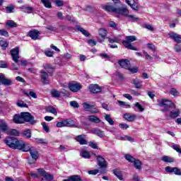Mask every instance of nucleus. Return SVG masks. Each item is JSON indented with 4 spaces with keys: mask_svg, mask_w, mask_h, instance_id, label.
<instances>
[{
    "mask_svg": "<svg viewBox=\"0 0 181 181\" xmlns=\"http://www.w3.org/2000/svg\"><path fill=\"white\" fill-rule=\"evenodd\" d=\"M70 105H71V107H73L74 108H78V107H80V105L76 100L71 101Z\"/></svg>",
    "mask_w": 181,
    "mask_h": 181,
    "instance_id": "5fc2aeb1",
    "label": "nucleus"
},
{
    "mask_svg": "<svg viewBox=\"0 0 181 181\" xmlns=\"http://www.w3.org/2000/svg\"><path fill=\"white\" fill-rule=\"evenodd\" d=\"M47 111L48 112H51V114H54V115H57V111L56 110V108H54L53 106H48L47 107Z\"/></svg>",
    "mask_w": 181,
    "mask_h": 181,
    "instance_id": "ea45409f",
    "label": "nucleus"
},
{
    "mask_svg": "<svg viewBox=\"0 0 181 181\" xmlns=\"http://www.w3.org/2000/svg\"><path fill=\"white\" fill-rule=\"evenodd\" d=\"M103 9L105 11H107V12H112L114 13H117V8H115L114 6L110 5V3H108L106 5L103 6Z\"/></svg>",
    "mask_w": 181,
    "mask_h": 181,
    "instance_id": "dca6fc26",
    "label": "nucleus"
},
{
    "mask_svg": "<svg viewBox=\"0 0 181 181\" xmlns=\"http://www.w3.org/2000/svg\"><path fill=\"white\" fill-rule=\"evenodd\" d=\"M127 4L131 6L132 9L134 11H138V2L135 1V0H125Z\"/></svg>",
    "mask_w": 181,
    "mask_h": 181,
    "instance_id": "412c9836",
    "label": "nucleus"
},
{
    "mask_svg": "<svg viewBox=\"0 0 181 181\" xmlns=\"http://www.w3.org/2000/svg\"><path fill=\"white\" fill-rule=\"evenodd\" d=\"M158 107H162L163 110L161 111L163 112H166L167 111H169V108H171L173 105V103L172 101L168 100V99H161L158 100Z\"/></svg>",
    "mask_w": 181,
    "mask_h": 181,
    "instance_id": "39448f33",
    "label": "nucleus"
},
{
    "mask_svg": "<svg viewBox=\"0 0 181 181\" xmlns=\"http://www.w3.org/2000/svg\"><path fill=\"white\" fill-rule=\"evenodd\" d=\"M8 129L9 126L8 125V123L4 119H0V131H1V132H8Z\"/></svg>",
    "mask_w": 181,
    "mask_h": 181,
    "instance_id": "2eb2a0df",
    "label": "nucleus"
},
{
    "mask_svg": "<svg viewBox=\"0 0 181 181\" xmlns=\"http://www.w3.org/2000/svg\"><path fill=\"white\" fill-rule=\"evenodd\" d=\"M91 134L98 135L100 138H104V132L101 131L100 129H92L90 130Z\"/></svg>",
    "mask_w": 181,
    "mask_h": 181,
    "instance_id": "393cba45",
    "label": "nucleus"
},
{
    "mask_svg": "<svg viewBox=\"0 0 181 181\" xmlns=\"http://www.w3.org/2000/svg\"><path fill=\"white\" fill-rule=\"evenodd\" d=\"M136 40V37L134 35H129L125 37V40L122 41V45L124 46L126 49H129V50H134L135 52H138V48L134 47L131 43L132 42H135Z\"/></svg>",
    "mask_w": 181,
    "mask_h": 181,
    "instance_id": "7ed1b4c3",
    "label": "nucleus"
},
{
    "mask_svg": "<svg viewBox=\"0 0 181 181\" xmlns=\"http://www.w3.org/2000/svg\"><path fill=\"white\" fill-rule=\"evenodd\" d=\"M6 26H8V28H16L18 25H16V23H15L13 21H8L6 23Z\"/></svg>",
    "mask_w": 181,
    "mask_h": 181,
    "instance_id": "a19ab883",
    "label": "nucleus"
},
{
    "mask_svg": "<svg viewBox=\"0 0 181 181\" xmlns=\"http://www.w3.org/2000/svg\"><path fill=\"white\" fill-rule=\"evenodd\" d=\"M0 35L1 36H5L6 37H8V31L5 30H0Z\"/></svg>",
    "mask_w": 181,
    "mask_h": 181,
    "instance_id": "69168bd1",
    "label": "nucleus"
},
{
    "mask_svg": "<svg viewBox=\"0 0 181 181\" xmlns=\"http://www.w3.org/2000/svg\"><path fill=\"white\" fill-rule=\"evenodd\" d=\"M125 159L130 162L131 163H134V166L136 169L141 170L142 169V163L139 160L135 159L132 156L129 154L125 155Z\"/></svg>",
    "mask_w": 181,
    "mask_h": 181,
    "instance_id": "423d86ee",
    "label": "nucleus"
},
{
    "mask_svg": "<svg viewBox=\"0 0 181 181\" xmlns=\"http://www.w3.org/2000/svg\"><path fill=\"white\" fill-rule=\"evenodd\" d=\"M69 88L73 93H77V91L81 90V84L77 82L70 83L69 84Z\"/></svg>",
    "mask_w": 181,
    "mask_h": 181,
    "instance_id": "1a4fd4ad",
    "label": "nucleus"
},
{
    "mask_svg": "<svg viewBox=\"0 0 181 181\" xmlns=\"http://www.w3.org/2000/svg\"><path fill=\"white\" fill-rule=\"evenodd\" d=\"M0 83L3 84V86H11L12 84V81L6 78L4 74H0Z\"/></svg>",
    "mask_w": 181,
    "mask_h": 181,
    "instance_id": "f8f14e48",
    "label": "nucleus"
},
{
    "mask_svg": "<svg viewBox=\"0 0 181 181\" xmlns=\"http://www.w3.org/2000/svg\"><path fill=\"white\" fill-rule=\"evenodd\" d=\"M54 4H56L57 6H63L64 5L62 0H55Z\"/></svg>",
    "mask_w": 181,
    "mask_h": 181,
    "instance_id": "680f3d73",
    "label": "nucleus"
},
{
    "mask_svg": "<svg viewBox=\"0 0 181 181\" xmlns=\"http://www.w3.org/2000/svg\"><path fill=\"white\" fill-rule=\"evenodd\" d=\"M143 28H145V29H148V30H150L151 32H153V30H155V27H153L151 24H144L143 25Z\"/></svg>",
    "mask_w": 181,
    "mask_h": 181,
    "instance_id": "49530a36",
    "label": "nucleus"
},
{
    "mask_svg": "<svg viewBox=\"0 0 181 181\" xmlns=\"http://www.w3.org/2000/svg\"><path fill=\"white\" fill-rule=\"evenodd\" d=\"M174 50L177 52V53H180L181 52V45L177 44L174 46Z\"/></svg>",
    "mask_w": 181,
    "mask_h": 181,
    "instance_id": "bf43d9fd",
    "label": "nucleus"
},
{
    "mask_svg": "<svg viewBox=\"0 0 181 181\" xmlns=\"http://www.w3.org/2000/svg\"><path fill=\"white\" fill-rule=\"evenodd\" d=\"M119 128H121V129H128V128H129V126L127 124H119Z\"/></svg>",
    "mask_w": 181,
    "mask_h": 181,
    "instance_id": "e2e57ef3",
    "label": "nucleus"
},
{
    "mask_svg": "<svg viewBox=\"0 0 181 181\" xmlns=\"http://www.w3.org/2000/svg\"><path fill=\"white\" fill-rule=\"evenodd\" d=\"M37 175L38 177H45L46 173H47V172H46V170H45V169L43 168H39L37 170Z\"/></svg>",
    "mask_w": 181,
    "mask_h": 181,
    "instance_id": "f704fd0d",
    "label": "nucleus"
},
{
    "mask_svg": "<svg viewBox=\"0 0 181 181\" xmlns=\"http://www.w3.org/2000/svg\"><path fill=\"white\" fill-rule=\"evenodd\" d=\"M78 30L79 32H81L82 34H83V35L86 36V37H88V36H90V33H88V31L84 30V28L81 27L78 28Z\"/></svg>",
    "mask_w": 181,
    "mask_h": 181,
    "instance_id": "c03bdc74",
    "label": "nucleus"
},
{
    "mask_svg": "<svg viewBox=\"0 0 181 181\" xmlns=\"http://www.w3.org/2000/svg\"><path fill=\"white\" fill-rule=\"evenodd\" d=\"M28 36L33 39V40H37L39 39V31L37 30H33L28 33Z\"/></svg>",
    "mask_w": 181,
    "mask_h": 181,
    "instance_id": "a211bd4d",
    "label": "nucleus"
},
{
    "mask_svg": "<svg viewBox=\"0 0 181 181\" xmlns=\"http://www.w3.org/2000/svg\"><path fill=\"white\" fill-rule=\"evenodd\" d=\"M21 117L23 118V124L24 122H30V124H35V117L30 113L28 112H21Z\"/></svg>",
    "mask_w": 181,
    "mask_h": 181,
    "instance_id": "0eeeda50",
    "label": "nucleus"
},
{
    "mask_svg": "<svg viewBox=\"0 0 181 181\" xmlns=\"http://www.w3.org/2000/svg\"><path fill=\"white\" fill-rule=\"evenodd\" d=\"M16 105L20 108H28V105L23 100H17Z\"/></svg>",
    "mask_w": 181,
    "mask_h": 181,
    "instance_id": "e433bc0d",
    "label": "nucleus"
},
{
    "mask_svg": "<svg viewBox=\"0 0 181 181\" xmlns=\"http://www.w3.org/2000/svg\"><path fill=\"white\" fill-rule=\"evenodd\" d=\"M11 54L13 57V62L18 63L19 62V48L16 47L11 50Z\"/></svg>",
    "mask_w": 181,
    "mask_h": 181,
    "instance_id": "9b49d317",
    "label": "nucleus"
},
{
    "mask_svg": "<svg viewBox=\"0 0 181 181\" xmlns=\"http://www.w3.org/2000/svg\"><path fill=\"white\" fill-rule=\"evenodd\" d=\"M88 88L90 93H93V94H96L101 91V88L98 86V85H90Z\"/></svg>",
    "mask_w": 181,
    "mask_h": 181,
    "instance_id": "aec40b11",
    "label": "nucleus"
},
{
    "mask_svg": "<svg viewBox=\"0 0 181 181\" xmlns=\"http://www.w3.org/2000/svg\"><path fill=\"white\" fill-rule=\"evenodd\" d=\"M96 159L98 160V165L101 169H107V163L103 156H98Z\"/></svg>",
    "mask_w": 181,
    "mask_h": 181,
    "instance_id": "9d476101",
    "label": "nucleus"
},
{
    "mask_svg": "<svg viewBox=\"0 0 181 181\" xmlns=\"http://www.w3.org/2000/svg\"><path fill=\"white\" fill-rule=\"evenodd\" d=\"M100 57L105 59V60H110V57L108 56V54H105V53H102L100 54Z\"/></svg>",
    "mask_w": 181,
    "mask_h": 181,
    "instance_id": "774afa93",
    "label": "nucleus"
},
{
    "mask_svg": "<svg viewBox=\"0 0 181 181\" xmlns=\"http://www.w3.org/2000/svg\"><path fill=\"white\" fill-rule=\"evenodd\" d=\"M76 140L80 144V145H87V140H86V135L84 134L76 136Z\"/></svg>",
    "mask_w": 181,
    "mask_h": 181,
    "instance_id": "6ab92c4d",
    "label": "nucleus"
},
{
    "mask_svg": "<svg viewBox=\"0 0 181 181\" xmlns=\"http://www.w3.org/2000/svg\"><path fill=\"white\" fill-rule=\"evenodd\" d=\"M4 143L11 149H18V151H23V152H30V155L34 160L39 159V151H37V149L33 146L30 147L22 140L8 136L5 139Z\"/></svg>",
    "mask_w": 181,
    "mask_h": 181,
    "instance_id": "f257e3e1",
    "label": "nucleus"
},
{
    "mask_svg": "<svg viewBox=\"0 0 181 181\" xmlns=\"http://www.w3.org/2000/svg\"><path fill=\"white\" fill-rule=\"evenodd\" d=\"M99 36H101L103 39H105L107 37V30L104 28H100L98 30Z\"/></svg>",
    "mask_w": 181,
    "mask_h": 181,
    "instance_id": "72a5a7b5",
    "label": "nucleus"
},
{
    "mask_svg": "<svg viewBox=\"0 0 181 181\" xmlns=\"http://www.w3.org/2000/svg\"><path fill=\"white\" fill-rule=\"evenodd\" d=\"M170 146H171L173 148V149H174V151H176V152H177L178 153H181V148H180V146L179 144L172 143L170 145Z\"/></svg>",
    "mask_w": 181,
    "mask_h": 181,
    "instance_id": "473e14b6",
    "label": "nucleus"
},
{
    "mask_svg": "<svg viewBox=\"0 0 181 181\" xmlns=\"http://www.w3.org/2000/svg\"><path fill=\"white\" fill-rule=\"evenodd\" d=\"M42 128L45 131V132H49V127L47 126V124H46V122H42Z\"/></svg>",
    "mask_w": 181,
    "mask_h": 181,
    "instance_id": "338daca9",
    "label": "nucleus"
},
{
    "mask_svg": "<svg viewBox=\"0 0 181 181\" xmlns=\"http://www.w3.org/2000/svg\"><path fill=\"white\" fill-rule=\"evenodd\" d=\"M118 64L120 67H122V69H126V70H127V69H129V66L131 64L129 63V61H128V59H122L118 62Z\"/></svg>",
    "mask_w": 181,
    "mask_h": 181,
    "instance_id": "f3484780",
    "label": "nucleus"
},
{
    "mask_svg": "<svg viewBox=\"0 0 181 181\" xmlns=\"http://www.w3.org/2000/svg\"><path fill=\"white\" fill-rule=\"evenodd\" d=\"M41 2L45 8L48 9L52 8V2H50V0H41Z\"/></svg>",
    "mask_w": 181,
    "mask_h": 181,
    "instance_id": "c9c22d12",
    "label": "nucleus"
},
{
    "mask_svg": "<svg viewBox=\"0 0 181 181\" xmlns=\"http://www.w3.org/2000/svg\"><path fill=\"white\" fill-rule=\"evenodd\" d=\"M173 173L174 175H177V176H181V170L178 168H173Z\"/></svg>",
    "mask_w": 181,
    "mask_h": 181,
    "instance_id": "8fccbe9b",
    "label": "nucleus"
},
{
    "mask_svg": "<svg viewBox=\"0 0 181 181\" xmlns=\"http://www.w3.org/2000/svg\"><path fill=\"white\" fill-rule=\"evenodd\" d=\"M53 175L49 174V173H46L45 175L44 176V178H42V181H53Z\"/></svg>",
    "mask_w": 181,
    "mask_h": 181,
    "instance_id": "4c0bfd02",
    "label": "nucleus"
},
{
    "mask_svg": "<svg viewBox=\"0 0 181 181\" xmlns=\"http://www.w3.org/2000/svg\"><path fill=\"white\" fill-rule=\"evenodd\" d=\"M117 103L120 107H127V108H131V105H129L126 102L118 100Z\"/></svg>",
    "mask_w": 181,
    "mask_h": 181,
    "instance_id": "de8ad7c7",
    "label": "nucleus"
},
{
    "mask_svg": "<svg viewBox=\"0 0 181 181\" xmlns=\"http://www.w3.org/2000/svg\"><path fill=\"white\" fill-rule=\"evenodd\" d=\"M161 160H163V162H165L167 163H172L173 162H175V159L172 157H169L168 156H164L161 158Z\"/></svg>",
    "mask_w": 181,
    "mask_h": 181,
    "instance_id": "c756f323",
    "label": "nucleus"
},
{
    "mask_svg": "<svg viewBox=\"0 0 181 181\" xmlns=\"http://www.w3.org/2000/svg\"><path fill=\"white\" fill-rule=\"evenodd\" d=\"M44 53L47 57H53V54H54V53L50 50L45 51Z\"/></svg>",
    "mask_w": 181,
    "mask_h": 181,
    "instance_id": "6e6d98bb",
    "label": "nucleus"
},
{
    "mask_svg": "<svg viewBox=\"0 0 181 181\" xmlns=\"http://www.w3.org/2000/svg\"><path fill=\"white\" fill-rule=\"evenodd\" d=\"M19 9L22 12H24V13H33V11H35L33 7H30L28 5L21 6V7H19Z\"/></svg>",
    "mask_w": 181,
    "mask_h": 181,
    "instance_id": "4468645a",
    "label": "nucleus"
},
{
    "mask_svg": "<svg viewBox=\"0 0 181 181\" xmlns=\"http://www.w3.org/2000/svg\"><path fill=\"white\" fill-rule=\"evenodd\" d=\"M88 146L90 148H93V149H98V146H97V144H95L94 141H90L88 143Z\"/></svg>",
    "mask_w": 181,
    "mask_h": 181,
    "instance_id": "4d7b16f0",
    "label": "nucleus"
},
{
    "mask_svg": "<svg viewBox=\"0 0 181 181\" xmlns=\"http://www.w3.org/2000/svg\"><path fill=\"white\" fill-rule=\"evenodd\" d=\"M168 36L176 43H181V35L175 33H169Z\"/></svg>",
    "mask_w": 181,
    "mask_h": 181,
    "instance_id": "ddd939ff",
    "label": "nucleus"
},
{
    "mask_svg": "<svg viewBox=\"0 0 181 181\" xmlns=\"http://www.w3.org/2000/svg\"><path fill=\"white\" fill-rule=\"evenodd\" d=\"M98 172H100L99 170H89L88 171V175H95L98 173Z\"/></svg>",
    "mask_w": 181,
    "mask_h": 181,
    "instance_id": "0e129e2a",
    "label": "nucleus"
},
{
    "mask_svg": "<svg viewBox=\"0 0 181 181\" xmlns=\"http://www.w3.org/2000/svg\"><path fill=\"white\" fill-rule=\"evenodd\" d=\"M44 69L46 70L41 71V80L44 84H49V77H52L53 76V66L51 64H44Z\"/></svg>",
    "mask_w": 181,
    "mask_h": 181,
    "instance_id": "f03ea898",
    "label": "nucleus"
},
{
    "mask_svg": "<svg viewBox=\"0 0 181 181\" xmlns=\"http://www.w3.org/2000/svg\"><path fill=\"white\" fill-rule=\"evenodd\" d=\"M81 156H82V158H84V159H90L91 156L90 155V152L83 151L81 152Z\"/></svg>",
    "mask_w": 181,
    "mask_h": 181,
    "instance_id": "58836bf2",
    "label": "nucleus"
},
{
    "mask_svg": "<svg viewBox=\"0 0 181 181\" xmlns=\"http://www.w3.org/2000/svg\"><path fill=\"white\" fill-rule=\"evenodd\" d=\"M124 119L129 121V122H132L136 119V115H131L130 113H126L124 115Z\"/></svg>",
    "mask_w": 181,
    "mask_h": 181,
    "instance_id": "5701e85b",
    "label": "nucleus"
},
{
    "mask_svg": "<svg viewBox=\"0 0 181 181\" xmlns=\"http://www.w3.org/2000/svg\"><path fill=\"white\" fill-rule=\"evenodd\" d=\"M134 106L139 110L140 112H144L145 111V109L142 107V105L139 104V103H136Z\"/></svg>",
    "mask_w": 181,
    "mask_h": 181,
    "instance_id": "09e8293b",
    "label": "nucleus"
},
{
    "mask_svg": "<svg viewBox=\"0 0 181 181\" xmlns=\"http://www.w3.org/2000/svg\"><path fill=\"white\" fill-rule=\"evenodd\" d=\"M59 149L60 151H65V152H67L68 151H69V146H64V145L59 146Z\"/></svg>",
    "mask_w": 181,
    "mask_h": 181,
    "instance_id": "052dcab7",
    "label": "nucleus"
},
{
    "mask_svg": "<svg viewBox=\"0 0 181 181\" xmlns=\"http://www.w3.org/2000/svg\"><path fill=\"white\" fill-rule=\"evenodd\" d=\"M116 13L123 15V16H127L128 18H130V19H133L134 22H137V21H139V18L135 17V16L129 15V11H128V8H127L125 4H122V7L116 8Z\"/></svg>",
    "mask_w": 181,
    "mask_h": 181,
    "instance_id": "20e7f679",
    "label": "nucleus"
},
{
    "mask_svg": "<svg viewBox=\"0 0 181 181\" xmlns=\"http://www.w3.org/2000/svg\"><path fill=\"white\" fill-rule=\"evenodd\" d=\"M89 112H90V114H98V112H100V110L97 107H92L89 110Z\"/></svg>",
    "mask_w": 181,
    "mask_h": 181,
    "instance_id": "603ef678",
    "label": "nucleus"
},
{
    "mask_svg": "<svg viewBox=\"0 0 181 181\" xmlns=\"http://www.w3.org/2000/svg\"><path fill=\"white\" fill-rule=\"evenodd\" d=\"M15 9V6L13 5H11L6 7V13H13V10Z\"/></svg>",
    "mask_w": 181,
    "mask_h": 181,
    "instance_id": "a18cd8bd",
    "label": "nucleus"
},
{
    "mask_svg": "<svg viewBox=\"0 0 181 181\" xmlns=\"http://www.w3.org/2000/svg\"><path fill=\"white\" fill-rule=\"evenodd\" d=\"M113 174L119 179V180H124V175L122 171L118 168L113 170Z\"/></svg>",
    "mask_w": 181,
    "mask_h": 181,
    "instance_id": "b1692460",
    "label": "nucleus"
},
{
    "mask_svg": "<svg viewBox=\"0 0 181 181\" xmlns=\"http://www.w3.org/2000/svg\"><path fill=\"white\" fill-rule=\"evenodd\" d=\"M105 121H107V122H108V124H110V125H114V124H115V122H114V120H112V118L111 117V115H105Z\"/></svg>",
    "mask_w": 181,
    "mask_h": 181,
    "instance_id": "2f4dec72",
    "label": "nucleus"
},
{
    "mask_svg": "<svg viewBox=\"0 0 181 181\" xmlns=\"http://www.w3.org/2000/svg\"><path fill=\"white\" fill-rule=\"evenodd\" d=\"M132 84H134L136 88H142V81H141L139 79H133L132 81Z\"/></svg>",
    "mask_w": 181,
    "mask_h": 181,
    "instance_id": "cd10ccee",
    "label": "nucleus"
},
{
    "mask_svg": "<svg viewBox=\"0 0 181 181\" xmlns=\"http://www.w3.org/2000/svg\"><path fill=\"white\" fill-rule=\"evenodd\" d=\"M85 111H90V109L93 108V107H94V105H91L90 104H88V103H83L82 104Z\"/></svg>",
    "mask_w": 181,
    "mask_h": 181,
    "instance_id": "79ce46f5",
    "label": "nucleus"
},
{
    "mask_svg": "<svg viewBox=\"0 0 181 181\" xmlns=\"http://www.w3.org/2000/svg\"><path fill=\"white\" fill-rule=\"evenodd\" d=\"M121 36L114 37L113 38H109L110 43H118L121 39Z\"/></svg>",
    "mask_w": 181,
    "mask_h": 181,
    "instance_id": "37998d69",
    "label": "nucleus"
},
{
    "mask_svg": "<svg viewBox=\"0 0 181 181\" xmlns=\"http://www.w3.org/2000/svg\"><path fill=\"white\" fill-rule=\"evenodd\" d=\"M21 135L22 136H23V138H32V132L30 131V129H26L21 133Z\"/></svg>",
    "mask_w": 181,
    "mask_h": 181,
    "instance_id": "c85d7f7f",
    "label": "nucleus"
},
{
    "mask_svg": "<svg viewBox=\"0 0 181 181\" xmlns=\"http://www.w3.org/2000/svg\"><path fill=\"white\" fill-rule=\"evenodd\" d=\"M13 122L16 124H23V119L22 117V114L15 115L13 119Z\"/></svg>",
    "mask_w": 181,
    "mask_h": 181,
    "instance_id": "a878e982",
    "label": "nucleus"
},
{
    "mask_svg": "<svg viewBox=\"0 0 181 181\" xmlns=\"http://www.w3.org/2000/svg\"><path fill=\"white\" fill-rule=\"evenodd\" d=\"M63 93V94H66V90L64 91H59L56 89L52 90H51V95L54 97L55 98H59L60 97V95Z\"/></svg>",
    "mask_w": 181,
    "mask_h": 181,
    "instance_id": "bb28decb",
    "label": "nucleus"
},
{
    "mask_svg": "<svg viewBox=\"0 0 181 181\" xmlns=\"http://www.w3.org/2000/svg\"><path fill=\"white\" fill-rule=\"evenodd\" d=\"M170 93L174 97H177L179 95V91H177L175 88H171L170 90Z\"/></svg>",
    "mask_w": 181,
    "mask_h": 181,
    "instance_id": "3c124183",
    "label": "nucleus"
},
{
    "mask_svg": "<svg viewBox=\"0 0 181 181\" xmlns=\"http://www.w3.org/2000/svg\"><path fill=\"white\" fill-rule=\"evenodd\" d=\"M87 119L88 121H89L90 122H93V124H100V122H101V120L100 119V118H98L95 115L88 116Z\"/></svg>",
    "mask_w": 181,
    "mask_h": 181,
    "instance_id": "4be33fe9",
    "label": "nucleus"
},
{
    "mask_svg": "<svg viewBox=\"0 0 181 181\" xmlns=\"http://www.w3.org/2000/svg\"><path fill=\"white\" fill-rule=\"evenodd\" d=\"M71 181H80L81 179L78 175H73L70 177Z\"/></svg>",
    "mask_w": 181,
    "mask_h": 181,
    "instance_id": "13d9d810",
    "label": "nucleus"
},
{
    "mask_svg": "<svg viewBox=\"0 0 181 181\" xmlns=\"http://www.w3.org/2000/svg\"><path fill=\"white\" fill-rule=\"evenodd\" d=\"M74 125V121L64 120L57 123L56 127L57 128H63V127H73Z\"/></svg>",
    "mask_w": 181,
    "mask_h": 181,
    "instance_id": "6e6552de",
    "label": "nucleus"
},
{
    "mask_svg": "<svg viewBox=\"0 0 181 181\" xmlns=\"http://www.w3.org/2000/svg\"><path fill=\"white\" fill-rule=\"evenodd\" d=\"M180 115V110L177 109L175 111H171L170 113V118H177Z\"/></svg>",
    "mask_w": 181,
    "mask_h": 181,
    "instance_id": "7c9ffc66",
    "label": "nucleus"
},
{
    "mask_svg": "<svg viewBox=\"0 0 181 181\" xmlns=\"http://www.w3.org/2000/svg\"><path fill=\"white\" fill-rule=\"evenodd\" d=\"M0 46L3 49H6V47H8V42H6V41L5 40H0Z\"/></svg>",
    "mask_w": 181,
    "mask_h": 181,
    "instance_id": "864d4df0",
    "label": "nucleus"
}]
</instances>
